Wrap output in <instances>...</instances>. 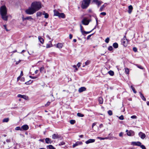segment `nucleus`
I'll use <instances>...</instances> for the list:
<instances>
[{"mask_svg": "<svg viewBox=\"0 0 149 149\" xmlns=\"http://www.w3.org/2000/svg\"><path fill=\"white\" fill-rule=\"evenodd\" d=\"M86 88L84 87H81L79 88L78 90V91L79 93H81L86 90Z\"/></svg>", "mask_w": 149, "mask_h": 149, "instance_id": "nucleus-10", "label": "nucleus"}, {"mask_svg": "<svg viewBox=\"0 0 149 149\" xmlns=\"http://www.w3.org/2000/svg\"><path fill=\"white\" fill-rule=\"evenodd\" d=\"M125 72L126 74H128L129 72V70L128 68H125Z\"/></svg>", "mask_w": 149, "mask_h": 149, "instance_id": "nucleus-40", "label": "nucleus"}, {"mask_svg": "<svg viewBox=\"0 0 149 149\" xmlns=\"http://www.w3.org/2000/svg\"><path fill=\"white\" fill-rule=\"evenodd\" d=\"M82 143L81 142L77 141L73 145V148H74L79 145L82 144Z\"/></svg>", "mask_w": 149, "mask_h": 149, "instance_id": "nucleus-11", "label": "nucleus"}, {"mask_svg": "<svg viewBox=\"0 0 149 149\" xmlns=\"http://www.w3.org/2000/svg\"><path fill=\"white\" fill-rule=\"evenodd\" d=\"M109 38H107L105 40V42L107 43H108L109 42Z\"/></svg>", "mask_w": 149, "mask_h": 149, "instance_id": "nucleus-42", "label": "nucleus"}, {"mask_svg": "<svg viewBox=\"0 0 149 149\" xmlns=\"http://www.w3.org/2000/svg\"><path fill=\"white\" fill-rule=\"evenodd\" d=\"M9 120L8 118H6L4 119L3 120V122H8Z\"/></svg>", "mask_w": 149, "mask_h": 149, "instance_id": "nucleus-27", "label": "nucleus"}, {"mask_svg": "<svg viewBox=\"0 0 149 149\" xmlns=\"http://www.w3.org/2000/svg\"><path fill=\"white\" fill-rule=\"evenodd\" d=\"M54 15L56 16H58L60 13L56 10H54Z\"/></svg>", "mask_w": 149, "mask_h": 149, "instance_id": "nucleus-17", "label": "nucleus"}, {"mask_svg": "<svg viewBox=\"0 0 149 149\" xmlns=\"http://www.w3.org/2000/svg\"><path fill=\"white\" fill-rule=\"evenodd\" d=\"M21 128L24 130H26L28 129L29 127L28 125H24L21 127Z\"/></svg>", "mask_w": 149, "mask_h": 149, "instance_id": "nucleus-15", "label": "nucleus"}, {"mask_svg": "<svg viewBox=\"0 0 149 149\" xmlns=\"http://www.w3.org/2000/svg\"><path fill=\"white\" fill-rule=\"evenodd\" d=\"M50 102H48L45 105V107H47L50 104Z\"/></svg>", "mask_w": 149, "mask_h": 149, "instance_id": "nucleus-48", "label": "nucleus"}, {"mask_svg": "<svg viewBox=\"0 0 149 149\" xmlns=\"http://www.w3.org/2000/svg\"><path fill=\"white\" fill-rule=\"evenodd\" d=\"M93 34H91V35H88L87 37V40H88L90 39V37H91V36H92V35Z\"/></svg>", "mask_w": 149, "mask_h": 149, "instance_id": "nucleus-53", "label": "nucleus"}, {"mask_svg": "<svg viewBox=\"0 0 149 149\" xmlns=\"http://www.w3.org/2000/svg\"><path fill=\"white\" fill-rule=\"evenodd\" d=\"M81 63H77V66L78 67H79L80 66V65H81Z\"/></svg>", "mask_w": 149, "mask_h": 149, "instance_id": "nucleus-60", "label": "nucleus"}, {"mask_svg": "<svg viewBox=\"0 0 149 149\" xmlns=\"http://www.w3.org/2000/svg\"><path fill=\"white\" fill-rule=\"evenodd\" d=\"M97 138L98 139H100V140H104V139H108L109 138V137H105V138H102L101 137H97Z\"/></svg>", "mask_w": 149, "mask_h": 149, "instance_id": "nucleus-29", "label": "nucleus"}, {"mask_svg": "<svg viewBox=\"0 0 149 149\" xmlns=\"http://www.w3.org/2000/svg\"><path fill=\"white\" fill-rule=\"evenodd\" d=\"M38 70H36L35 71V74H37V73H38Z\"/></svg>", "mask_w": 149, "mask_h": 149, "instance_id": "nucleus-64", "label": "nucleus"}, {"mask_svg": "<svg viewBox=\"0 0 149 149\" xmlns=\"http://www.w3.org/2000/svg\"><path fill=\"white\" fill-rule=\"evenodd\" d=\"M21 61V60H19L18 61H16V63H15L16 64V65H17L19 63H20V62Z\"/></svg>", "mask_w": 149, "mask_h": 149, "instance_id": "nucleus-55", "label": "nucleus"}, {"mask_svg": "<svg viewBox=\"0 0 149 149\" xmlns=\"http://www.w3.org/2000/svg\"><path fill=\"white\" fill-rule=\"evenodd\" d=\"M63 46V44L61 43H58L56 45V47L58 48H61Z\"/></svg>", "mask_w": 149, "mask_h": 149, "instance_id": "nucleus-14", "label": "nucleus"}, {"mask_svg": "<svg viewBox=\"0 0 149 149\" xmlns=\"http://www.w3.org/2000/svg\"><path fill=\"white\" fill-rule=\"evenodd\" d=\"M99 102L100 104H102L103 102V99L102 97H99Z\"/></svg>", "mask_w": 149, "mask_h": 149, "instance_id": "nucleus-24", "label": "nucleus"}, {"mask_svg": "<svg viewBox=\"0 0 149 149\" xmlns=\"http://www.w3.org/2000/svg\"><path fill=\"white\" fill-rule=\"evenodd\" d=\"M108 113L110 116H111L113 114L111 110H109L108 112Z\"/></svg>", "mask_w": 149, "mask_h": 149, "instance_id": "nucleus-37", "label": "nucleus"}, {"mask_svg": "<svg viewBox=\"0 0 149 149\" xmlns=\"http://www.w3.org/2000/svg\"><path fill=\"white\" fill-rule=\"evenodd\" d=\"M119 119L121 120H123L124 119V117L123 115H121L119 117Z\"/></svg>", "mask_w": 149, "mask_h": 149, "instance_id": "nucleus-47", "label": "nucleus"}, {"mask_svg": "<svg viewBox=\"0 0 149 149\" xmlns=\"http://www.w3.org/2000/svg\"><path fill=\"white\" fill-rule=\"evenodd\" d=\"M52 46H50V45L49 44H47L46 46V47L47 48H49L51 47Z\"/></svg>", "mask_w": 149, "mask_h": 149, "instance_id": "nucleus-56", "label": "nucleus"}, {"mask_svg": "<svg viewBox=\"0 0 149 149\" xmlns=\"http://www.w3.org/2000/svg\"><path fill=\"white\" fill-rule=\"evenodd\" d=\"M133 9V8L132 5H130L128 6V12L129 14L131 13Z\"/></svg>", "mask_w": 149, "mask_h": 149, "instance_id": "nucleus-13", "label": "nucleus"}, {"mask_svg": "<svg viewBox=\"0 0 149 149\" xmlns=\"http://www.w3.org/2000/svg\"><path fill=\"white\" fill-rule=\"evenodd\" d=\"M42 13L40 12H37L36 13V15L37 17L40 16L41 15Z\"/></svg>", "mask_w": 149, "mask_h": 149, "instance_id": "nucleus-38", "label": "nucleus"}, {"mask_svg": "<svg viewBox=\"0 0 149 149\" xmlns=\"http://www.w3.org/2000/svg\"><path fill=\"white\" fill-rule=\"evenodd\" d=\"M96 123H94L92 125V127L93 128V127L96 125Z\"/></svg>", "mask_w": 149, "mask_h": 149, "instance_id": "nucleus-58", "label": "nucleus"}, {"mask_svg": "<svg viewBox=\"0 0 149 149\" xmlns=\"http://www.w3.org/2000/svg\"><path fill=\"white\" fill-rule=\"evenodd\" d=\"M41 3L40 1H34L32 2L31 7L25 10V13L28 15H32L42 8Z\"/></svg>", "mask_w": 149, "mask_h": 149, "instance_id": "nucleus-1", "label": "nucleus"}, {"mask_svg": "<svg viewBox=\"0 0 149 149\" xmlns=\"http://www.w3.org/2000/svg\"><path fill=\"white\" fill-rule=\"evenodd\" d=\"M44 68L43 67H42L40 68V72H42L44 70Z\"/></svg>", "mask_w": 149, "mask_h": 149, "instance_id": "nucleus-43", "label": "nucleus"}, {"mask_svg": "<svg viewBox=\"0 0 149 149\" xmlns=\"http://www.w3.org/2000/svg\"><path fill=\"white\" fill-rule=\"evenodd\" d=\"M3 26L4 28V29L6 30L7 31H8V30L7 29L6 25H3Z\"/></svg>", "mask_w": 149, "mask_h": 149, "instance_id": "nucleus-57", "label": "nucleus"}, {"mask_svg": "<svg viewBox=\"0 0 149 149\" xmlns=\"http://www.w3.org/2000/svg\"><path fill=\"white\" fill-rule=\"evenodd\" d=\"M108 49L109 51H111L113 49V47L111 46H110L109 47Z\"/></svg>", "mask_w": 149, "mask_h": 149, "instance_id": "nucleus-45", "label": "nucleus"}, {"mask_svg": "<svg viewBox=\"0 0 149 149\" xmlns=\"http://www.w3.org/2000/svg\"><path fill=\"white\" fill-rule=\"evenodd\" d=\"M123 133L122 132H120V134H119V136H120L121 137L123 136Z\"/></svg>", "mask_w": 149, "mask_h": 149, "instance_id": "nucleus-59", "label": "nucleus"}, {"mask_svg": "<svg viewBox=\"0 0 149 149\" xmlns=\"http://www.w3.org/2000/svg\"><path fill=\"white\" fill-rule=\"evenodd\" d=\"M105 7V6L104 5H103L100 7V11H102L103 10L104 8Z\"/></svg>", "mask_w": 149, "mask_h": 149, "instance_id": "nucleus-34", "label": "nucleus"}, {"mask_svg": "<svg viewBox=\"0 0 149 149\" xmlns=\"http://www.w3.org/2000/svg\"><path fill=\"white\" fill-rule=\"evenodd\" d=\"M75 121L74 120H70V123L71 124L73 125L75 123Z\"/></svg>", "mask_w": 149, "mask_h": 149, "instance_id": "nucleus-33", "label": "nucleus"}, {"mask_svg": "<svg viewBox=\"0 0 149 149\" xmlns=\"http://www.w3.org/2000/svg\"><path fill=\"white\" fill-rule=\"evenodd\" d=\"M21 77V76H19V77H18L17 78V81H18L19 79Z\"/></svg>", "mask_w": 149, "mask_h": 149, "instance_id": "nucleus-63", "label": "nucleus"}, {"mask_svg": "<svg viewBox=\"0 0 149 149\" xmlns=\"http://www.w3.org/2000/svg\"><path fill=\"white\" fill-rule=\"evenodd\" d=\"M45 15V17L46 18H47L49 17V15L47 13H44L43 14Z\"/></svg>", "mask_w": 149, "mask_h": 149, "instance_id": "nucleus-36", "label": "nucleus"}, {"mask_svg": "<svg viewBox=\"0 0 149 149\" xmlns=\"http://www.w3.org/2000/svg\"><path fill=\"white\" fill-rule=\"evenodd\" d=\"M77 115L79 117H83L84 116V115L80 113H77Z\"/></svg>", "mask_w": 149, "mask_h": 149, "instance_id": "nucleus-31", "label": "nucleus"}, {"mask_svg": "<svg viewBox=\"0 0 149 149\" xmlns=\"http://www.w3.org/2000/svg\"><path fill=\"white\" fill-rule=\"evenodd\" d=\"M65 144V143L64 142L62 141L58 145L59 146L63 145Z\"/></svg>", "mask_w": 149, "mask_h": 149, "instance_id": "nucleus-39", "label": "nucleus"}, {"mask_svg": "<svg viewBox=\"0 0 149 149\" xmlns=\"http://www.w3.org/2000/svg\"><path fill=\"white\" fill-rule=\"evenodd\" d=\"M58 16L59 17H61L63 18H65V15L63 13H60Z\"/></svg>", "mask_w": 149, "mask_h": 149, "instance_id": "nucleus-19", "label": "nucleus"}, {"mask_svg": "<svg viewBox=\"0 0 149 149\" xmlns=\"http://www.w3.org/2000/svg\"><path fill=\"white\" fill-rule=\"evenodd\" d=\"M140 147L142 148V149H146V148L143 145L141 144L140 146Z\"/></svg>", "mask_w": 149, "mask_h": 149, "instance_id": "nucleus-46", "label": "nucleus"}, {"mask_svg": "<svg viewBox=\"0 0 149 149\" xmlns=\"http://www.w3.org/2000/svg\"><path fill=\"white\" fill-rule=\"evenodd\" d=\"M128 43V40L126 38H123V39L122 40V43L124 47H126L127 46Z\"/></svg>", "mask_w": 149, "mask_h": 149, "instance_id": "nucleus-4", "label": "nucleus"}, {"mask_svg": "<svg viewBox=\"0 0 149 149\" xmlns=\"http://www.w3.org/2000/svg\"><path fill=\"white\" fill-rule=\"evenodd\" d=\"M131 87L132 89V91H133V92L134 93H136V91L135 89L134 88V87L132 86H131Z\"/></svg>", "mask_w": 149, "mask_h": 149, "instance_id": "nucleus-28", "label": "nucleus"}, {"mask_svg": "<svg viewBox=\"0 0 149 149\" xmlns=\"http://www.w3.org/2000/svg\"><path fill=\"white\" fill-rule=\"evenodd\" d=\"M139 93L140 94V97H141V99L144 101H146V99L145 97L143 95V94L141 92H139Z\"/></svg>", "mask_w": 149, "mask_h": 149, "instance_id": "nucleus-18", "label": "nucleus"}, {"mask_svg": "<svg viewBox=\"0 0 149 149\" xmlns=\"http://www.w3.org/2000/svg\"><path fill=\"white\" fill-rule=\"evenodd\" d=\"M89 22V21L85 18L82 21V24L85 25H88Z\"/></svg>", "mask_w": 149, "mask_h": 149, "instance_id": "nucleus-5", "label": "nucleus"}, {"mask_svg": "<svg viewBox=\"0 0 149 149\" xmlns=\"http://www.w3.org/2000/svg\"><path fill=\"white\" fill-rule=\"evenodd\" d=\"M17 97H21L24 99L25 100H27L28 98V97L25 95H22L21 94H18L17 95Z\"/></svg>", "mask_w": 149, "mask_h": 149, "instance_id": "nucleus-8", "label": "nucleus"}, {"mask_svg": "<svg viewBox=\"0 0 149 149\" xmlns=\"http://www.w3.org/2000/svg\"><path fill=\"white\" fill-rule=\"evenodd\" d=\"M32 19L31 17V16H29L27 17L24 18L23 19V20L24 21V19Z\"/></svg>", "mask_w": 149, "mask_h": 149, "instance_id": "nucleus-30", "label": "nucleus"}, {"mask_svg": "<svg viewBox=\"0 0 149 149\" xmlns=\"http://www.w3.org/2000/svg\"><path fill=\"white\" fill-rule=\"evenodd\" d=\"M108 73L111 76H112L114 74V72L112 70H110L108 72Z\"/></svg>", "mask_w": 149, "mask_h": 149, "instance_id": "nucleus-26", "label": "nucleus"}, {"mask_svg": "<svg viewBox=\"0 0 149 149\" xmlns=\"http://www.w3.org/2000/svg\"><path fill=\"white\" fill-rule=\"evenodd\" d=\"M139 135L141 138L142 139H144L146 137V135L145 134L141 132H140L139 133Z\"/></svg>", "mask_w": 149, "mask_h": 149, "instance_id": "nucleus-9", "label": "nucleus"}, {"mask_svg": "<svg viewBox=\"0 0 149 149\" xmlns=\"http://www.w3.org/2000/svg\"><path fill=\"white\" fill-rule=\"evenodd\" d=\"M92 31V30H91V31H83V32L82 33V35H84L85 34H88L90 33Z\"/></svg>", "mask_w": 149, "mask_h": 149, "instance_id": "nucleus-23", "label": "nucleus"}, {"mask_svg": "<svg viewBox=\"0 0 149 149\" xmlns=\"http://www.w3.org/2000/svg\"><path fill=\"white\" fill-rule=\"evenodd\" d=\"M91 0H83L81 3V7L83 9L86 8L89 6Z\"/></svg>", "mask_w": 149, "mask_h": 149, "instance_id": "nucleus-3", "label": "nucleus"}, {"mask_svg": "<svg viewBox=\"0 0 149 149\" xmlns=\"http://www.w3.org/2000/svg\"><path fill=\"white\" fill-rule=\"evenodd\" d=\"M95 141V140L94 139H89L87 141H86V143L87 144H88V143H93Z\"/></svg>", "mask_w": 149, "mask_h": 149, "instance_id": "nucleus-12", "label": "nucleus"}, {"mask_svg": "<svg viewBox=\"0 0 149 149\" xmlns=\"http://www.w3.org/2000/svg\"><path fill=\"white\" fill-rule=\"evenodd\" d=\"M93 1L97 5L98 7H99L102 3V1H99L98 0H93Z\"/></svg>", "mask_w": 149, "mask_h": 149, "instance_id": "nucleus-7", "label": "nucleus"}, {"mask_svg": "<svg viewBox=\"0 0 149 149\" xmlns=\"http://www.w3.org/2000/svg\"><path fill=\"white\" fill-rule=\"evenodd\" d=\"M100 14L103 16H105L106 15V13L105 12H103L101 13Z\"/></svg>", "mask_w": 149, "mask_h": 149, "instance_id": "nucleus-52", "label": "nucleus"}, {"mask_svg": "<svg viewBox=\"0 0 149 149\" xmlns=\"http://www.w3.org/2000/svg\"><path fill=\"white\" fill-rule=\"evenodd\" d=\"M134 144L136 146H140L141 144V143L140 142H134Z\"/></svg>", "mask_w": 149, "mask_h": 149, "instance_id": "nucleus-22", "label": "nucleus"}, {"mask_svg": "<svg viewBox=\"0 0 149 149\" xmlns=\"http://www.w3.org/2000/svg\"><path fill=\"white\" fill-rule=\"evenodd\" d=\"M46 143H51V140L49 138H46L45 139Z\"/></svg>", "mask_w": 149, "mask_h": 149, "instance_id": "nucleus-20", "label": "nucleus"}, {"mask_svg": "<svg viewBox=\"0 0 149 149\" xmlns=\"http://www.w3.org/2000/svg\"><path fill=\"white\" fill-rule=\"evenodd\" d=\"M23 75V72L22 71H21L20 76H21H21H22Z\"/></svg>", "mask_w": 149, "mask_h": 149, "instance_id": "nucleus-62", "label": "nucleus"}, {"mask_svg": "<svg viewBox=\"0 0 149 149\" xmlns=\"http://www.w3.org/2000/svg\"><path fill=\"white\" fill-rule=\"evenodd\" d=\"M49 149H56L52 145H49L48 146Z\"/></svg>", "mask_w": 149, "mask_h": 149, "instance_id": "nucleus-32", "label": "nucleus"}, {"mask_svg": "<svg viewBox=\"0 0 149 149\" xmlns=\"http://www.w3.org/2000/svg\"><path fill=\"white\" fill-rule=\"evenodd\" d=\"M90 63V61H87L85 63V64L86 65H87L89 64Z\"/></svg>", "mask_w": 149, "mask_h": 149, "instance_id": "nucleus-44", "label": "nucleus"}, {"mask_svg": "<svg viewBox=\"0 0 149 149\" xmlns=\"http://www.w3.org/2000/svg\"><path fill=\"white\" fill-rule=\"evenodd\" d=\"M126 132H127V134L128 136H132L134 135V132L132 130H130L128 131V130H126Z\"/></svg>", "mask_w": 149, "mask_h": 149, "instance_id": "nucleus-6", "label": "nucleus"}, {"mask_svg": "<svg viewBox=\"0 0 149 149\" xmlns=\"http://www.w3.org/2000/svg\"><path fill=\"white\" fill-rule=\"evenodd\" d=\"M15 130H22V128H20V127H16L15 128Z\"/></svg>", "mask_w": 149, "mask_h": 149, "instance_id": "nucleus-35", "label": "nucleus"}, {"mask_svg": "<svg viewBox=\"0 0 149 149\" xmlns=\"http://www.w3.org/2000/svg\"><path fill=\"white\" fill-rule=\"evenodd\" d=\"M80 27H81V29H80L81 31V33H82L83 32V31H84V30H83V26H81V25H80Z\"/></svg>", "mask_w": 149, "mask_h": 149, "instance_id": "nucleus-41", "label": "nucleus"}, {"mask_svg": "<svg viewBox=\"0 0 149 149\" xmlns=\"http://www.w3.org/2000/svg\"><path fill=\"white\" fill-rule=\"evenodd\" d=\"M133 50L135 52L137 51V49L136 47H134L133 48Z\"/></svg>", "mask_w": 149, "mask_h": 149, "instance_id": "nucleus-54", "label": "nucleus"}, {"mask_svg": "<svg viewBox=\"0 0 149 149\" xmlns=\"http://www.w3.org/2000/svg\"><path fill=\"white\" fill-rule=\"evenodd\" d=\"M0 14H1L2 19L5 20H8V16L7 15V10L5 6H3L0 8Z\"/></svg>", "mask_w": 149, "mask_h": 149, "instance_id": "nucleus-2", "label": "nucleus"}, {"mask_svg": "<svg viewBox=\"0 0 149 149\" xmlns=\"http://www.w3.org/2000/svg\"><path fill=\"white\" fill-rule=\"evenodd\" d=\"M131 118L132 119H136L137 118V117L135 115H133L132 116Z\"/></svg>", "mask_w": 149, "mask_h": 149, "instance_id": "nucleus-49", "label": "nucleus"}, {"mask_svg": "<svg viewBox=\"0 0 149 149\" xmlns=\"http://www.w3.org/2000/svg\"><path fill=\"white\" fill-rule=\"evenodd\" d=\"M59 137V136L58 134H54L52 136V138L53 139H56Z\"/></svg>", "mask_w": 149, "mask_h": 149, "instance_id": "nucleus-21", "label": "nucleus"}, {"mask_svg": "<svg viewBox=\"0 0 149 149\" xmlns=\"http://www.w3.org/2000/svg\"><path fill=\"white\" fill-rule=\"evenodd\" d=\"M38 39L40 43H41L42 44L44 42V40L40 36H38Z\"/></svg>", "mask_w": 149, "mask_h": 149, "instance_id": "nucleus-16", "label": "nucleus"}, {"mask_svg": "<svg viewBox=\"0 0 149 149\" xmlns=\"http://www.w3.org/2000/svg\"><path fill=\"white\" fill-rule=\"evenodd\" d=\"M72 37V35L71 34L69 35V38L70 39H71Z\"/></svg>", "mask_w": 149, "mask_h": 149, "instance_id": "nucleus-61", "label": "nucleus"}, {"mask_svg": "<svg viewBox=\"0 0 149 149\" xmlns=\"http://www.w3.org/2000/svg\"><path fill=\"white\" fill-rule=\"evenodd\" d=\"M29 77L32 79H35L37 77H33L31 76H30Z\"/></svg>", "mask_w": 149, "mask_h": 149, "instance_id": "nucleus-51", "label": "nucleus"}, {"mask_svg": "<svg viewBox=\"0 0 149 149\" xmlns=\"http://www.w3.org/2000/svg\"><path fill=\"white\" fill-rule=\"evenodd\" d=\"M113 46L115 48H117L118 47V44L117 43L115 42L113 43Z\"/></svg>", "mask_w": 149, "mask_h": 149, "instance_id": "nucleus-25", "label": "nucleus"}, {"mask_svg": "<svg viewBox=\"0 0 149 149\" xmlns=\"http://www.w3.org/2000/svg\"><path fill=\"white\" fill-rule=\"evenodd\" d=\"M137 66L139 68L141 69H143V68L141 65H137Z\"/></svg>", "mask_w": 149, "mask_h": 149, "instance_id": "nucleus-50", "label": "nucleus"}]
</instances>
